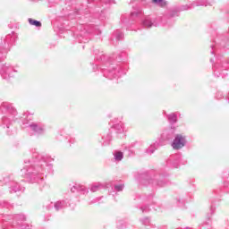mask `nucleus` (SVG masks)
Listing matches in <instances>:
<instances>
[{"mask_svg": "<svg viewBox=\"0 0 229 229\" xmlns=\"http://www.w3.org/2000/svg\"><path fill=\"white\" fill-rule=\"evenodd\" d=\"M114 189H116V191H118V192H121V191H123V185L115 186Z\"/></svg>", "mask_w": 229, "mask_h": 229, "instance_id": "6", "label": "nucleus"}, {"mask_svg": "<svg viewBox=\"0 0 229 229\" xmlns=\"http://www.w3.org/2000/svg\"><path fill=\"white\" fill-rule=\"evenodd\" d=\"M33 128H34L35 131H37L38 130V127L37 125H34Z\"/></svg>", "mask_w": 229, "mask_h": 229, "instance_id": "7", "label": "nucleus"}, {"mask_svg": "<svg viewBox=\"0 0 229 229\" xmlns=\"http://www.w3.org/2000/svg\"><path fill=\"white\" fill-rule=\"evenodd\" d=\"M38 130H40L42 131V128H38Z\"/></svg>", "mask_w": 229, "mask_h": 229, "instance_id": "8", "label": "nucleus"}, {"mask_svg": "<svg viewBox=\"0 0 229 229\" xmlns=\"http://www.w3.org/2000/svg\"><path fill=\"white\" fill-rule=\"evenodd\" d=\"M152 3H157L159 6L164 7L167 3L165 0H152Z\"/></svg>", "mask_w": 229, "mask_h": 229, "instance_id": "3", "label": "nucleus"}, {"mask_svg": "<svg viewBox=\"0 0 229 229\" xmlns=\"http://www.w3.org/2000/svg\"><path fill=\"white\" fill-rule=\"evenodd\" d=\"M169 119L172 123H176V121H178V117L176 116V114H174L169 115Z\"/></svg>", "mask_w": 229, "mask_h": 229, "instance_id": "4", "label": "nucleus"}, {"mask_svg": "<svg viewBox=\"0 0 229 229\" xmlns=\"http://www.w3.org/2000/svg\"><path fill=\"white\" fill-rule=\"evenodd\" d=\"M115 160H118V161L123 160V152H117L115 154Z\"/></svg>", "mask_w": 229, "mask_h": 229, "instance_id": "5", "label": "nucleus"}, {"mask_svg": "<svg viewBox=\"0 0 229 229\" xmlns=\"http://www.w3.org/2000/svg\"><path fill=\"white\" fill-rule=\"evenodd\" d=\"M185 137L182 134H177L172 142L173 149H182L185 146Z\"/></svg>", "mask_w": 229, "mask_h": 229, "instance_id": "1", "label": "nucleus"}, {"mask_svg": "<svg viewBox=\"0 0 229 229\" xmlns=\"http://www.w3.org/2000/svg\"><path fill=\"white\" fill-rule=\"evenodd\" d=\"M29 23L31 26H36L37 28H40L42 26V23L37 20L29 19Z\"/></svg>", "mask_w": 229, "mask_h": 229, "instance_id": "2", "label": "nucleus"}]
</instances>
